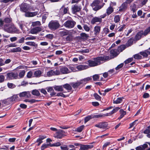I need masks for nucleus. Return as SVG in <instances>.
<instances>
[{
    "instance_id": "nucleus-1",
    "label": "nucleus",
    "mask_w": 150,
    "mask_h": 150,
    "mask_svg": "<svg viewBox=\"0 0 150 150\" xmlns=\"http://www.w3.org/2000/svg\"><path fill=\"white\" fill-rule=\"evenodd\" d=\"M4 29L7 32L10 33H19V30L16 28L13 25L9 24L5 25Z\"/></svg>"
},
{
    "instance_id": "nucleus-2",
    "label": "nucleus",
    "mask_w": 150,
    "mask_h": 150,
    "mask_svg": "<svg viewBox=\"0 0 150 150\" xmlns=\"http://www.w3.org/2000/svg\"><path fill=\"white\" fill-rule=\"evenodd\" d=\"M109 59V57L108 56H100L93 58V60H95L97 66L103 63V62L108 60Z\"/></svg>"
},
{
    "instance_id": "nucleus-3",
    "label": "nucleus",
    "mask_w": 150,
    "mask_h": 150,
    "mask_svg": "<svg viewBox=\"0 0 150 150\" xmlns=\"http://www.w3.org/2000/svg\"><path fill=\"white\" fill-rule=\"evenodd\" d=\"M100 1L98 0H95L91 4L93 10L95 11H97L100 9L103 6V5H99Z\"/></svg>"
},
{
    "instance_id": "nucleus-4",
    "label": "nucleus",
    "mask_w": 150,
    "mask_h": 150,
    "mask_svg": "<svg viewBox=\"0 0 150 150\" xmlns=\"http://www.w3.org/2000/svg\"><path fill=\"white\" fill-rule=\"evenodd\" d=\"M60 24L57 21H52L48 24V27L51 30H55L60 26Z\"/></svg>"
},
{
    "instance_id": "nucleus-5",
    "label": "nucleus",
    "mask_w": 150,
    "mask_h": 150,
    "mask_svg": "<svg viewBox=\"0 0 150 150\" xmlns=\"http://www.w3.org/2000/svg\"><path fill=\"white\" fill-rule=\"evenodd\" d=\"M76 22L73 20H68L64 24V25L67 28H72L74 27Z\"/></svg>"
},
{
    "instance_id": "nucleus-6",
    "label": "nucleus",
    "mask_w": 150,
    "mask_h": 150,
    "mask_svg": "<svg viewBox=\"0 0 150 150\" xmlns=\"http://www.w3.org/2000/svg\"><path fill=\"white\" fill-rule=\"evenodd\" d=\"M71 9L73 13L75 14L81 10V7L80 6H78V5L76 4L72 6Z\"/></svg>"
},
{
    "instance_id": "nucleus-7",
    "label": "nucleus",
    "mask_w": 150,
    "mask_h": 150,
    "mask_svg": "<svg viewBox=\"0 0 150 150\" xmlns=\"http://www.w3.org/2000/svg\"><path fill=\"white\" fill-rule=\"evenodd\" d=\"M108 125L107 122H100L98 124H96L95 126L100 128L105 129L106 128Z\"/></svg>"
},
{
    "instance_id": "nucleus-8",
    "label": "nucleus",
    "mask_w": 150,
    "mask_h": 150,
    "mask_svg": "<svg viewBox=\"0 0 150 150\" xmlns=\"http://www.w3.org/2000/svg\"><path fill=\"white\" fill-rule=\"evenodd\" d=\"M102 22V20L99 17L95 16L92 18L91 21V23L94 25L96 23H100Z\"/></svg>"
},
{
    "instance_id": "nucleus-9",
    "label": "nucleus",
    "mask_w": 150,
    "mask_h": 150,
    "mask_svg": "<svg viewBox=\"0 0 150 150\" xmlns=\"http://www.w3.org/2000/svg\"><path fill=\"white\" fill-rule=\"evenodd\" d=\"M54 137L57 139H60L64 137V134L63 131L62 130L60 129L54 135Z\"/></svg>"
},
{
    "instance_id": "nucleus-10",
    "label": "nucleus",
    "mask_w": 150,
    "mask_h": 150,
    "mask_svg": "<svg viewBox=\"0 0 150 150\" xmlns=\"http://www.w3.org/2000/svg\"><path fill=\"white\" fill-rule=\"evenodd\" d=\"M7 76V78L9 80L16 79L18 76L17 74L13 72L8 73Z\"/></svg>"
},
{
    "instance_id": "nucleus-11",
    "label": "nucleus",
    "mask_w": 150,
    "mask_h": 150,
    "mask_svg": "<svg viewBox=\"0 0 150 150\" xmlns=\"http://www.w3.org/2000/svg\"><path fill=\"white\" fill-rule=\"evenodd\" d=\"M42 30V27H36L30 30V33L32 34H36Z\"/></svg>"
},
{
    "instance_id": "nucleus-12",
    "label": "nucleus",
    "mask_w": 150,
    "mask_h": 150,
    "mask_svg": "<svg viewBox=\"0 0 150 150\" xmlns=\"http://www.w3.org/2000/svg\"><path fill=\"white\" fill-rule=\"evenodd\" d=\"M69 9L68 7H66L64 6H62L59 10V13L62 15L67 13L69 11Z\"/></svg>"
},
{
    "instance_id": "nucleus-13",
    "label": "nucleus",
    "mask_w": 150,
    "mask_h": 150,
    "mask_svg": "<svg viewBox=\"0 0 150 150\" xmlns=\"http://www.w3.org/2000/svg\"><path fill=\"white\" fill-rule=\"evenodd\" d=\"M29 8L28 5L26 3L22 4L20 6L21 10L25 12H26L28 11Z\"/></svg>"
},
{
    "instance_id": "nucleus-14",
    "label": "nucleus",
    "mask_w": 150,
    "mask_h": 150,
    "mask_svg": "<svg viewBox=\"0 0 150 150\" xmlns=\"http://www.w3.org/2000/svg\"><path fill=\"white\" fill-rule=\"evenodd\" d=\"M128 6V5L126 3L124 2L119 7V11L121 12H124L127 9Z\"/></svg>"
},
{
    "instance_id": "nucleus-15",
    "label": "nucleus",
    "mask_w": 150,
    "mask_h": 150,
    "mask_svg": "<svg viewBox=\"0 0 150 150\" xmlns=\"http://www.w3.org/2000/svg\"><path fill=\"white\" fill-rule=\"evenodd\" d=\"M100 30L101 27L100 26L97 25L94 27L93 32L95 36L97 35L100 33Z\"/></svg>"
},
{
    "instance_id": "nucleus-16",
    "label": "nucleus",
    "mask_w": 150,
    "mask_h": 150,
    "mask_svg": "<svg viewBox=\"0 0 150 150\" xmlns=\"http://www.w3.org/2000/svg\"><path fill=\"white\" fill-rule=\"evenodd\" d=\"M143 31L141 30L138 32L135 36L134 39L135 40L137 41L140 40L142 35H143Z\"/></svg>"
},
{
    "instance_id": "nucleus-17",
    "label": "nucleus",
    "mask_w": 150,
    "mask_h": 150,
    "mask_svg": "<svg viewBox=\"0 0 150 150\" xmlns=\"http://www.w3.org/2000/svg\"><path fill=\"white\" fill-rule=\"evenodd\" d=\"M110 52L113 58L116 57L119 54L117 49L111 50Z\"/></svg>"
},
{
    "instance_id": "nucleus-18",
    "label": "nucleus",
    "mask_w": 150,
    "mask_h": 150,
    "mask_svg": "<svg viewBox=\"0 0 150 150\" xmlns=\"http://www.w3.org/2000/svg\"><path fill=\"white\" fill-rule=\"evenodd\" d=\"M19 95L20 97L29 98L30 96L29 92L26 91L20 93Z\"/></svg>"
},
{
    "instance_id": "nucleus-19",
    "label": "nucleus",
    "mask_w": 150,
    "mask_h": 150,
    "mask_svg": "<svg viewBox=\"0 0 150 150\" xmlns=\"http://www.w3.org/2000/svg\"><path fill=\"white\" fill-rule=\"evenodd\" d=\"M60 71L64 74H67L71 72L67 68L65 67H62L60 69Z\"/></svg>"
},
{
    "instance_id": "nucleus-20",
    "label": "nucleus",
    "mask_w": 150,
    "mask_h": 150,
    "mask_svg": "<svg viewBox=\"0 0 150 150\" xmlns=\"http://www.w3.org/2000/svg\"><path fill=\"white\" fill-rule=\"evenodd\" d=\"M70 84L73 88H77L81 84L79 81H77L76 82H72L70 83Z\"/></svg>"
},
{
    "instance_id": "nucleus-21",
    "label": "nucleus",
    "mask_w": 150,
    "mask_h": 150,
    "mask_svg": "<svg viewBox=\"0 0 150 150\" xmlns=\"http://www.w3.org/2000/svg\"><path fill=\"white\" fill-rule=\"evenodd\" d=\"M139 53L143 57H146L148 56V55L150 54V52L148 49L140 52Z\"/></svg>"
},
{
    "instance_id": "nucleus-22",
    "label": "nucleus",
    "mask_w": 150,
    "mask_h": 150,
    "mask_svg": "<svg viewBox=\"0 0 150 150\" xmlns=\"http://www.w3.org/2000/svg\"><path fill=\"white\" fill-rule=\"evenodd\" d=\"M92 77H88L84 79H82L80 80L81 84H85L87 83L88 82L92 80Z\"/></svg>"
},
{
    "instance_id": "nucleus-23",
    "label": "nucleus",
    "mask_w": 150,
    "mask_h": 150,
    "mask_svg": "<svg viewBox=\"0 0 150 150\" xmlns=\"http://www.w3.org/2000/svg\"><path fill=\"white\" fill-rule=\"evenodd\" d=\"M148 145L146 144H144L143 145H141L135 148L136 150H144L148 147Z\"/></svg>"
},
{
    "instance_id": "nucleus-24",
    "label": "nucleus",
    "mask_w": 150,
    "mask_h": 150,
    "mask_svg": "<svg viewBox=\"0 0 150 150\" xmlns=\"http://www.w3.org/2000/svg\"><path fill=\"white\" fill-rule=\"evenodd\" d=\"M87 62L88 64V68L89 67H93L97 66L95 60H89Z\"/></svg>"
},
{
    "instance_id": "nucleus-25",
    "label": "nucleus",
    "mask_w": 150,
    "mask_h": 150,
    "mask_svg": "<svg viewBox=\"0 0 150 150\" xmlns=\"http://www.w3.org/2000/svg\"><path fill=\"white\" fill-rule=\"evenodd\" d=\"M88 68V66L86 65H80L76 67V68L79 71L86 69Z\"/></svg>"
},
{
    "instance_id": "nucleus-26",
    "label": "nucleus",
    "mask_w": 150,
    "mask_h": 150,
    "mask_svg": "<svg viewBox=\"0 0 150 150\" xmlns=\"http://www.w3.org/2000/svg\"><path fill=\"white\" fill-rule=\"evenodd\" d=\"M63 87L65 89L69 91H71L72 89V86L70 84H65L63 85Z\"/></svg>"
},
{
    "instance_id": "nucleus-27",
    "label": "nucleus",
    "mask_w": 150,
    "mask_h": 150,
    "mask_svg": "<svg viewBox=\"0 0 150 150\" xmlns=\"http://www.w3.org/2000/svg\"><path fill=\"white\" fill-rule=\"evenodd\" d=\"M63 86H54V90L58 91H62L64 89Z\"/></svg>"
},
{
    "instance_id": "nucleus-28",
    "label": "nucleus",
    "mask_w": 150,
    "mask_h": 150,
    "mask_svg": "<svg viewBox=\"0 0 150 150\" xmlns=\"http://www.w3.org/2000/svg\"><path fill=\"white\" fill-rule=\"evenodd\" d=\"M90 148V145H81L79 150H88Z\"/></svg>"
},
{
    "instance_id": "nucleus-29",
    "label": "nucleus",
    "mask_w": 150,
    "mask_h": 150,
    "mask_svg": "<svg viewBox=\"0 0 150 150\" xmlns=\"http://www.w3.org/2000/svg\"><path fill=\"white\" fill-rule=\"evenodd\" d=\"M38 13V11L28 12L26 13V16L28 17H33L35 16Z\"/></svg>"
},
{
    "instance_id": "nucleus-30",
    "label": "nucleus",
    "mask_w": 150,
    "mask_h": 150,
    "mask_svg": "<svg viewBox=\"0 0 150 150\" xmlns=\"http://www.w3.org/2000/svg\"><path fill=\"white\" fill-rule=\"evenodd\" d=\"M18 97V96L17 95H14L10 98H8L7 100H9L10 102H12L17 100Z\"/></svg>"
},
{
    "instance_id": "nucleus-31",
    "label": "nucleus",
    "mask_w": 150,
    "mask_h": 150,
    "mask_svg": "<svg viewBox=\"0 0 150 150\" xmlns=\"http://www.w3.org/2000/svg\"><path fill=\"white\" fill-rule=\"evenodd\" d=\"M42 72L40 70H37L35 71L34 73V76L36 77H39L40 76Z\"/></svg>"
},
{
    "instance_id": "nucleus-32",
    "label": "nucleus",
    "mask_w": 150,
    "mask_h": 150,
    "mask_svg": "<svg viewBox=\"0 0 150 150\" xmlns=\"http://www.w3.org/2000/svg\"><path fill=\"white\" fill-rule=\"evenodd\" d=\"M120 117L118 118V119L119 120L122 119L126 113V112L122 109L120 110Z\"/></svg>"
},
{
    "instance_id": "nucleus-33",
    "label": "nucleus",
    "mask_w": 150,
    "mask_h": 150,
    "mask_svg": "<svg viewBox=\"0 0 150 150\" xmlns=\"http://www.w3.org/2000/svg\"><path fill=\"white\" fill-rule=\"evenodd\" d=\"M113 8L111 6H109L106 10V13L107 15H109L113 12Z\"/></svg>"
},
{
    "instance_id": "nucleus-34",
    "label": "nucleus",
    "mask_w": 150,
    "mask_h": 150,
    "mask_svg": "<svg viewBox=\"0 0 150 150\" xmlns=\"http://www.w3.org/2000/svg\"><path fill=\"white\" fill-rule=\"evenodd\" d=\"M126 48V46L125 45H121L119 46L117 49L118 52V53H120L122 52Z\"/></svg>"
},
{
    "instance_id": "nucleus-35",
    "label": "nucleus",
    "mask_w": 150,
    "mask_h": 150,
    "mask_svg": "<svg viewBox=\"0 0 150 150\" xmlns=\"http://www.w3.org/2000/svg\"><path fill=\"white\" fill-rule=\"evenodd\" d=\"M130 9L133 11V12H135L137 10V8L135 4H132L130 6Z\"/></svg>"
},
{
    "instance_id": "nucleus-36",
    "label": "nucleus",
    "mask_w": 150,
    "mask_h": 150,
    "mask_svg": "<svg viewBox=\"0 0 150 150\" xmlns=\"http://www.w3.org/2000/svg\"><path fill=\"white\" fill-rule=\"evenodd\" d=\"M150 33V26L146 28L143 32V35L146 36Z\"/></svg>"
},
{
    "instance_id": "nucleus-37",
    "label": "nucleus",
    "mask_w": 150,
    "mask_h": 150,
    "mask_svg": "<svg viewBox=\"0 0 150 150\" xmlns=\"http://www.w3.org/2000/svg\"><path fill=\"white\" fill-rule=\"evenodd\" d=\"M21 49L20 47H17L16 48L13 49L11 50V51L12 52H21Z\"/></svg>"
},
{
    "instance_id": "nucleus-38",
    "label": "nucleus",
    "mask_w": 150,
    "mask_h": 150,
    "mask_svg": "<svg viewBox=\"0 0 150 150\" xmlns=\"http://www.w3.org/2000/svg\"><path fill=\"white\" fill-rule=\"evenodd\" d=\"M84 127L85 126L84 125L80 126L77 127L76 129L75 130V131L78 132H80L84 129Z\"/></svg>"
},
{
    "instance_id": "nucleus-39",
    "label": "nucleus",
    "mask_w": 150,
    "mask_h": 150,
    "mask_svg": "<svg viewBox=\"0 0 150 150\" xmlns=\"http://www.w3.org/2000/svg\"><path fill=\"white\" fill-rule=\"evenodd\" d=\"M69 34V31L67 30L60 31L59 32V34L61 36H63L67 35Z\"/></svg>"
},
{
    "instance_id": "nucleus-40",
    "label": "nucleus",
    "mask_w": 150,
    "mask_h": 150,
    "mask_svg": "<svg viewBox=\"0 0 150 150\" xmlns=\"http://www.w3.org/2000/svg\"><path fill=\"white\" fill-rule=\"evenodd\" d=\"M32 93V94L33 95L38 96H39L40 95V93L39 91L36 89L33 90Z\"/></svg>"
},
{
    "instance_id": "nucleus-41",
    "label": "nucleus",
    "mask_w": 150,
    "mask_h": 150,
    "mask_svg": "<svg viewBox=\"0 0 150 150\" xmlns=\"http://www.w3.org/2000/svg\"><path fill=\"white\" fill-rule=\"evenodd\" d=\"M122 101V98H118L116 100H113V103L115 104H118L121 103Z\"/></svg>"
},
{
    "instance_id": "nucleus-42",
    "label": "nucleus",
    "mask_w": 150,
    "mask_h": 150,
    "mask_svg": "<svg viewBox=\"0 0 150 150\" xmlns=\"http://www.w3.org/2000/svg\"><path fill=\"white\" fill-rule=\"evenodd\" d=\"M92 118H93V115H88L87 117H85V118H84L85 123H86V122H87L90 119Z\"/></svg>"
},
{
    "instance_id": "nucleus-43",
    "label": "nucleus",
    "mask_w": 150,
    "mask_h": 150,
    "mask_svg": "<svg viewBox=\"0 0 150 150\" xmlns=\"http://www.w3.org/2000/svg\"><path fill=\"white\" fill-rule=\"evenodd\" d=\"M92 78L94 81H98L99 78V76L98 74H95L93 76Z\"/></svg>"
},
{
    "instance_id": "nucleus-44",
    "label": "nucleus",
    "mask_w": 150,
    "mask_h": 150,
    "mask_svg": "<svg viewBox=\"0 0 150 150\" xmlns=\"http://www.w3.org/2000/svg\"><path fill=\"white\" fill-rule=\"evenodd\" d=\"M25 44L28 45L35 47L36 46V44L34 42H26Z\"/></svg>"
},
{
    "instance_id": "nucleus-45",
    "label": "nucleus",
    "mask_w": 150,
    "mask_h": 150,
    "mask_svg": "<svg viewBox=\"0 0 150 150\" xmlns=\"http://www.w3.org/2000/svg\"><path fill=\"white\" fill-rule=\"evenodd\" d=\"M47 75L48 77H50L54 75V70H51L47 72Z\"/></svg>"
},
{
    "instance_id": "nucleus-46",
    "label": "nucleus",
    "mask_w": 150,
    "mask_h": 150,
    "mask_svg": "<svg viewBox=\"0 0 150 150\" xmlns=\"http://www.w3.org/2000/svg\"><path fill=\"white\" fill-rule=\"evenodd\" d=\"M12 20L11 18H5L3 21L4 23H9L11 22V21Z\"/></svg>"
},
{
    "instance_id": "nucleus-47",
    "label": "nucleus",
    "mask_w": 150,
    "mask_h": 150,
    "mask_svg": "<svg viewBox=\"0 0 150 150\" xmlns=\"http://www.w3.org/2000/svg\"><path fill=\"white\" fill-rule=\"evenodd\" d=\"M18 25L19 26V27L21 29L23 30V28L24 26V22L23 21H19L18 23Z\"/></svg>"
},
{
    "instance_id": "nucleus-48",
    "label": "nucleus",
    "mask_w": 150,
    "mask_h": 150,
    "mask_svg": "<svg viewBox=\"0 0 150 150\" xmlns=\"http://www.w3.org/2000/svg\"><path fill=\"white\" fill-rule=\"evenodd\" d=\"M120 108L118 107H116L114 108L113 110L110 112V113H111L112 115L116 112Z\"/></svg>"
},
{
    "instance_id": "nucleus-49",
    "label": "nucleus",
    "mask_w": 150,
    "mask_h": 150,
    "mask_svg": "<svg viewBox=\"0 0 150 150\" xmlns=\"http://www.w3.org/2000/svg\"><path fill=\"white\" fill-rule=\"evenodd\" d=\"M41 25L40 22L39 21H37L33 22L32 23V25L34 27L37 26H40Z\"/></svg>"
},
{
    "instance_id": "nucleus-50",
    "label": "nucleus",
    "mask_w": 150,
    "mask_h": 150,
    "mask_svg": "<svg viewBox=\"0 0 150 150\" xmlns=\"http://www.w3.org/2000/svg\"><path fill=\"white\" fill-rule=\"evenodd\" d=\"M83 28L85 30L86 32H89L90 30V28L86 24H83Z\"/></svg>"
},
{
    "instance_id": "nucleus-51",
    "label": "nucleus",
    "mask_w": 150,
    "mask_h": 150,
    "mask_svg": "<svg viewBox=\"0 0 150 150\" xmlns=\"http://www.w3.org/2000/svg\"><path fill=\"white\" fill-rule=\"evenodd\" d=\"M134 58L136 59H141L142 57L139 54H136L133 56Z\"/></svg>"
},
{
    "instance_id": "nucleus-52",
    "label": "nucleus",
    "mask_w": 150,
    "mask_h": 150,
    "mask_svg": "<svg viewBox=\"0 0 150 150\" xmlns=\"http://www.w3.org/2000/svg\"><path fill=\"white\" fill-rule=\"evenodd\" d=\"M150 133V125L148 126L147 128L144 131V133L145 134H149Z\"/></svg>"
},
{
    "instance_id": "nucleus-53",
    "label": "nucleus",
    "mask_w": 150,
    "mask_h": 150,
    "mask_svg": "<svg viewBox=\"0 0 150 150\" xmlns=\"http://www.w3.org/2000/svg\"><path fill=\"white\" fill-rule=\"evenodd\" d=\"M93 96L97 100H100L101 99V97L97 93H95L93 94Z\"/></svg>"
},
{
    "instance_id": "nucleus-54",
    "label": "nucleus",
    "mask_w": 150,
    "mask_h": 150,
    "mask_svg": "<svg viewBox=\"0 0 150 150\" xmlns=\"http://www.w3.org/2000/svg\"><path fill=\"white\" fill-rule=\"evenodd\" d=\"M112 89V88H108L105 89L104 91L103 90L101 92H103V96H105L106 94V93L110 91Z\"/></svg>"
},
{
    "instance_id": "nucleus-55",
    "label": "nucleus",
    "mask_w": 150,
    "mask_h": 150,
    "mask_svg": "<svg viewBox=\"0 0 150 150\" xmlns=\"http://www.w3.org/2000/svg\"><path fill=\"white\" fill-rule=\"evenodd\" d=\"M133 42V39L132 38H131L128 41L127 44L129 46H130L132 45Z\"/></svg>"
},
{
    "instance_id": "nucleus-56",
    "label": "nucleus",
    "mask_w": 150,
    "mask_h": 150,
    "mask_svg": "<svg viewBox=\"0 0 150 150\" xmlns=\"http://www.w3.org/2000/svg\"><path fill=\"white\" fill-rule=\"evenodd\" d=\"M93 115V118H103V114H96L95 115Z\"/></svg>"
},
{
    "instance_id": "nucleus-57",
    "label": "nucleus",
    "mask_w": 150,
    "mask_h": 150,
    "mask_svg": "<svg viewBox=\"0 0 150 150\" xmlns=\"http://www.w3.org/2000/svg\"><path fill=\"white\" fill-rule=\"evenodd\" d=\"M114 21L115 23L118 22L120 21V17L119 15H116L115 16L114 18Z\"/></svg>"
},
{
    "instance_id": "nucleus-58",
    "label": "nucleus",
    "mask_w": 150,
    "mask_h": 150,
    "mask_svg": "<svg viewBox=\"0 0 150 150\" xmlns=\"http://www.w3.org/2000/svg\"><path fill=\"white\" fill-rule=\"evenodd\" d=\"M55 96H61L63 97L64 98H65L67 97H68L69 96L68 95H65L64 94L62 93H57V94Z\"/></svg>"
},
{
    "instance_id": "nucleus-59",
    "label": "nucleus",
    "mask_w": 150,
    "mask_h": 150,
    "mask_svg": "<svg viewBox=\"0 0 150 150\" xmlns=\"http://www.w3.org/2000/svg\"><path fill=\"white\" fill-rule=\"evenodd\" d=\"M48 16V14L45 13L42 16V20L43 23H44L45 22L46 19Z\"/></svg>"
},
{
    "instance_id": "nucleus-60",
    "label": "nucleus",
    "mask_w": 150,
    "mask_h": 150,
    "mask_svg": "<svg viewBox=\"0 0 150 150\" xmlns=\"http://www.w3.org/2000/svg\"><path fill=\"white\" fill-rule=\"evenodd\" d=\"M25 70H22L19 73V77H20L21 78L23 77L24 76L25 74Z\"/></svg>"
},
{
    "instance_id": "nucleus-61",
    "label": "nucleus",
    "mask_w": 150,
    "mask_h": 150,
    "mask_svg": "<svg viewBox=\"0 0 150 150\" xmlns=\"http://www.w3.org/2000/svg\"><path fill=\"white\" fill-rule=\"evenodd\" d=\"M7 85L9 88H13L15 87L16 86L13 83H8Z\"/></svg>"
},
{
    "instance_id": "nucleus-62",
    "label": "nucleus",
    "mask_w": 150,
    "mask_h": 150,
    "mask_svg": "<svg viewBox=\"0 0 150 150\" xmlns=\"http://www.w3.org/2000/svg\"><path fill=\"white\" fill-rule=\"evenodd\" d=\"M69 69L71 70V72H75L76 71V69L75 67H74L73 65H70L69 67Z\"/></svg>"
},
{
    "instance_id": "nucleus-63",
    "label": "nucleus",
    "mask_w": 150,
    "mask_h": 150,
    "mask_svg": "<svg viewBox=\"0 0 150 150\" xmlns=\"http://www.w3.org/2000/svg\"><path fill=\"white\" fill-rule=\"evenodd\" d=\"M133 60V58L132 57L129 58L127 60H126L124 62L125 64H126L132 62Z\"/></svg>"
},
{
    "instance_id": "nucleus-64",
    "label": "nucleus",
    "mask_w": 150,
    "mask_h": 150,
    "mask_svg": "<svg viewBox=\"0 0 150 150\" xmlns=\"http://www.w3.org/2000/svg\"><path fill=\"white\" fill-rule=\"evenodd\" d=\"M61 149L62 150H68L69 148L66 145H63L60 146Z\"/></svg>"
}]
</instances>
